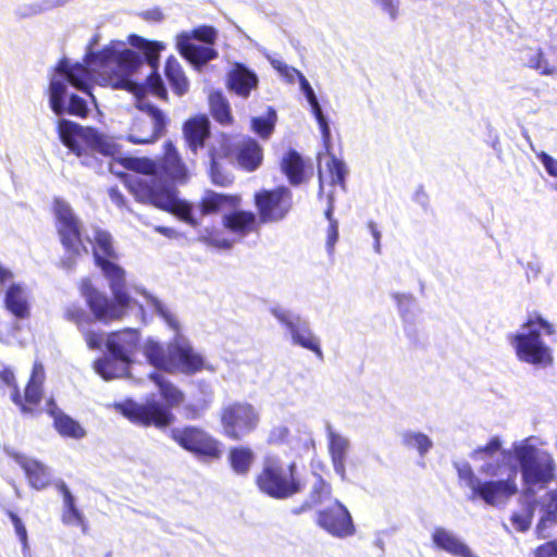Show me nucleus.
I'll return each instance as SVG.
<instances>
[{"label":"nucleus","mask_w":557,"mask_h":557,"mask_svg":"<svg viewBox=\"0 0 557 557\" xmlns=\"http://www.w3.org/2000/svg\"><path fill=\"white\" fill-rule=\"evenodd\" d=\"M92 256L104 276L109 281L113 299L98 290L86 277L79 284V290L88 308L101 323L108 324L121 320L131 306L132 297L126 290L125 272L115 262L117 252L113 246L112 235L104 230H96Z\"/></svg>","instance_id":"1"},{"label":"nucleus","mask_w":557,"mask_h":557,"mask_svg":"<svg viewBox=\"0 0 557 557\" xmlns=\"http://www.w3.org/2000/svg\"><path fill=\"white\" fill-rule=\"evenodd\" d=\"M127 190L141 203H150L158 209L176 215L186 224L197 227L199 221L193 214V206L177 197V189L157 177H127Z\"/></svg>","instance_id":"2"},{"label":"nucleus","mask_w":557,"mask_h":557,"mask_svg":"<svg viewBox=\"0 0 557 557\" xmlns=\"http://www.w3.org/2000/svg\"><path fill=\"white\" fill-rule=\"evenodd\" d=\"M258 491L273 499H287L305 488L295 460L284 461L276 454H268L253 479Z\"/></svg>","instance_id":"3"},{"label":"nucleus","mask_w":557,"mask_h":557,"mask_svg":"<svg viewBox=\"0 0 557 557\" xmlns=\"http://www.w3.org/2000/svg\"><path fill=\"white\" fill-rule=\"evenodd\" d=\"M57 133L61 143L81 158L84 165L91 164L95 153L112 158L119 153V146L95 127L61 119L57 124Z\"/></svg>","instance_id":"4"},{"label":"nucleus","mask_w":557,"mask_h":557,"mask_svg":"<svg viewBox=\"0 0 557 557\" xmlns=\"http://www.w3.org/2000/svg\"><path fill=\"white\" fill-rule=\"evenodd\" d=\"M524 333L509 335V341L515 348L517 358L525 363L547 368L553 366L554 357L552 349L541 337V331L545 335H554L555 326L545 320L540 312H529L522 324Z\"/></svg>","instance_id":"5"},{"label":"nucleus","mask_w":557,"mask_h":557,"mask_svg":"<svg viewBox=\"0 0 557 557\" xmlns=\"http://www.w3.org/2000/svg\"><path fill=\"white\" fill-rule=\"evenodd\" d=\"M45 379L44 366L40 362H35L22 394L14 372L10 368H3L0 371V388H10V398L22 414L38 417L42 412L40 405L44 398Z\"/></svg>","instance_id":"6"},{"label":"nucleus","mask_w":557,"mask_h":557,"mask_svg":"<svg viewBox=\"0 0 557 557\" xmlns=\"http://www.w3.org/2000/svg\"><path fill=\"white\" fill-rule=\"evenodd\" d=\"M113 54V48L104 47L98 52L86 53L84 63L71 64L69 60L62 59L58 62L55 71L63 75L72 87L94 99L91 83L95 78V72L104 71L109 66Z\"/></svg>","instance_id":"7"},{"label":"nucleus","mask_w":557,"mask_h":557,"mask_svg":"<svg viewBox=\"0 0 557 557\" xmlns=\"http://www.w3.org/2000/svg\"><path fill=\"white\" fill-rule=\"evenodd\" d=\"M513 453L524 484L544 486L555 479L556 463L548 451L534 445L521 444L515 446Z\"/></svg>","instance_id":"8"},{"label":"nucleus","mask_w":557,"mask_h":557,"mask_svg":"<svg viewBox=\"0 0 557 557\" xmlns=\"http://www.w3.org/2000/svg\"><path fill=\"white\" fill-rule=\"evenodd\" d=\"M219 420L222 435L230 441L239 442L257 430L260 414L248 401H232L221 407Z\"/></svg>","instance_id":"9"},{"label":"nucleus","mask_w":557,"mask_h":557,"mask_svg":"<svg viewBox=\"0 0 557 557\" xmlns=\"http://www.w3.org/2000/svg\"><path fill=\"white\" fill-rule=\"evenodd\" d=\"M53 211L57 220V231L60 242L66 252L70 255L67 260H62V264L70 268L75 263V259L86 252V247L82 237V224L74 214L72 208L62 199H55Z\"/></svg>","instance_id":"10"},{"label":"nucleus","mask_w":557,"mask_h":557,"mask_svg":"<svg viewBox=\"0 0 557 557\" xmlns=\"http://www.w3.org/2000/svg\"><path fill=\"white\" fill-rule=\"evenodd\" d=\"M136 108L147 116L132 120L126 140L134 145H150L158 141L166 132L169 120L161 109L151 103L138 102Z\"/></svg>","instance_id":"11"},{"label":"nucleus","mask_w":557,"mask_h":557,"mask_svg":"<svg viewBox=\"0 0 557 557\" xmlns=\"http://www.w3.org/2000/svg\"><path fill=\"white\" fill-rule=\"evenodd\" d=\"M170 437L183 449L206 461L222 457V443L196 425L172 429Z\"/></svg>","instance_id":"12"},{"label":"nucleus","mask_w":557,"mask_h":557,"mask_svg":"<svg viewBox=\"0 0 557 557\" xmlns=\"http://www.w3.org/2000/svg\"><path fill=\"white\" fill-rule=\"evenodd\" d=\"M116 408L132 423L145 428L154 426L163 430L175 420V416L170 408L154 398L147 399L144 403L127 399L119 404Z\"/></svg>","instance_id":"13"},{"label":"nucleus","mask_w":557,"mask_h":557,"mask_svg":"<svg viewBox=\"0 0 557 557\" xmlns=\"http://www.w3.org/2000/svg\"><path fill=\"white\" fill-rule=\"evenodd\" d=\"M253 203L261 224L277 223L290 213L294 207L293 193L283 185L271 189L262 188L255 193Z\"/></svg>","instance_id":"14"},{"label":"nucleus","mask_w":557,"mask_h":557,"mask_svg":"<svg viewBox=\"0 0 557 557\" xmlns=\"http://www.w3.org/2000/svg\"><path fill=\"white\" fill-rule=\"evenodd\" d=\"M113 57L110 59V63L115 62L117 67L125 73V75L116 76L111 75L109 77V84L114 89H123L126 90L134 96H136L138 99H141L146 94V88L144 84H139L136 82H133L128 76L133 72H135L143 63V60L140 55L132 50V49H124L121 52H116L113 49Z\"/></svg>","instance_id":"15"},{"label":"nucleus","mask_w":557,"mask_h":557,"mask_svg":"<svg viewBox=\"0 0 557 557\" xmlns=\"http://www.w3.org/2000/svg\"><path fill=\"white\" fill-rule=\"evenodd\" d=\"M315 522L322 530L337 539L349 537L356 533L349 510L337 499L318 511Z\"/></svg>","instance_id":"16"},{"label":"nucleus","mask_w":557,"mask_h":557,"mask_svg":"<svg viewBox=\"0 0 557 557\" xmlns=\"http://www.w3.org/2000/svg\"><path fill=\"white\" fill-rule=\"evenodd\" d=\"M517 472V468L513 466L506 479L482 482L476 487L475 498L482 499L490 506L506 504L518 493Z\"/></svg>","instance_id":"17"},{"label":"nucleus","mask_w":557,"mask_h":557,"mask_svg":"<svg viewBox=\"0 0 557 557\" xmlns=\"http://www.w3.org/2000/svg\"><path fill=\"white\" fill-rule=\"evenodd\" d=\"M139 344V332L134 329H123L109 333L106 347L114 361L129 364Z\"/></svg>","instance_id":"18"},{"label":"nucleus","mask_w":557,"mask_h":557,"mask_svg":"<svg viewBox=\"0 0 557 557\" xmlns=\"http://www.w3.org/2000/svg\"><path fill=\"white\" fill-rule=\"evenodd\" d=\"M66 94L65 84L61 81L51 79L49 84V103L51 110L57 115H62L64 112L81 119H86L89 113L87 102L76 94L70 96L67 107L64 106Z\"/></svg>","instance_id":"19"},{"label":"nucleus","mask_w":557,"mask_h":557,"mask_svg":"<svg viewBox=\"0 0 557 557\" xmlns=\"http://www.w3.org/2000/svg\"><path fill=\"white\" fill-rule=\"evenodd\" d=\"M173 374L181 372L187 375L196 374L203 370L205 359L188 344H172Z\"/></svg>","instance_id":"20"},{"label":"nucleus","mask_w":557,"mask_h":557,"mask_svg":"<svg viewBox=\"0 0 557 557\" xmlns=\"http://www.w3.org/2000/svg\"><path fill=\"white\" fill-rule=\"evenodd\" d=\"M210 135V121L205 114L194 115L183 124V136L193 153L205 147Z\"/></svg>","instance_id":"21"},{"label":"nucleus","mask_w":557,"mask_h":557,"mask_svg":"<svg viewBox=\"0 0 557 557\" xmlns=\"http://www.w3.org/2000/svg\"><path fill=\"white\" fill-rule=\"evenodd\" d=\"M235 157L243 170L253 172L263 162V148L256 139L246 137L236 146Z\"/></svg>","instance_id":"22"},{"label":"nucleus","mask_w":557,"mask_h":557,"mask_svg":"<svg viewBox=\"0 0 557 557\" xmlns=\"http://www.w3.org/2000/svg\"><path fill=\"white\" fill-rule=\"evenodd\" d=\"M222 223L226 230L238 236L258 232L261 224L253 212L246 210H235L225 214Z\"/></svg>","instance_id":"23"},{"label":"nucleus","mask_w":557,"mask_h":557,"mask_svg":"<svg viewBox=\"0 0 557 557\" xmlns=\"http://www.w3.org/2000/svg\"><path fill=\"white\" fill-rule=\"evenodd\" d=\"M177 49L182 57L195 65H203L218 57L215 49L193 44L187 32L178 35Z\"/></svg>","instance_id":"24"},{"label":"nucleus","mask_w":557,"mask_h":557,"mask_svg":"<svg viewBox=\"0 0 557 557\" xmlns=\"http://www.w3.org/2000/svg\"><path fill=\"white\" fill-rule=\"evenodd\" d=\"M144 355L149 364L158 370L173 374L172 344L165 347L156 341L148 339L144 346Z\"/></svg>","instance_id":"25"},{"label":"nucleus","mask_w":557,"mask_h":557,"mask_svg":"<svg viewBox=\"0 0 557 557\" xmlns=\"http://www.w3.org/2000/svg\"><path fill=\"white\" fill-rule=\"evenodd\" d=\"M228 88L240 97L247 98L258 86L257 75L240 63H235L227 79Z\"/></svg>","instance_id":"26"},{"label":"nucleus","mask_w":557,"mask_h":557,"mask_svg":"<svg viewBox=\"0 0 557 557\" xmlns=\"http://www.w3.org/2000/svg\"><path fill=\"white\" fill-rule=\"evenodd\" d=\"M14 460L24 470L25 476L32 487L44 490L50 484V473L45 465L23 455H16Z\"/></svg>","instance_id":"27"},{"label":"nucleus","mask_w":557,"mask_h":557,"mask_svg":"<svg viewBox=\"0 0 557 557\" xmlns=\"http://www.w3.org/2000/svg\"><path fill=\"white\" fill-rule=\"evenodd\" d=\"M432 541L437 548L455 557H473L471 549L444 528L434 529Z\"/></svg>","instance_id":"28"},{"label":"nucleus","mask_w":557,"mask_h":557,"mask_svg":"<svg viewBox=\"0 0 557 557\" xmlns=\"http://www.w3.org/2000/svg\"><path fill=\"white\" fill-rule=\"evenodd\" d=\"M329 438V454L331 456L332 465L335 472L343 479H346L345 461L349 448V442L338 433L330 430L327 433Z\"/></svg>","instance_id":"29"},{"label":"nucleus","mask_w":557,"mask_h":557,"mask_svg":"<svg viewBox=\"0 0 557 557\" xmlns=\"http://www.w3.org/2000/svg\"><path fill=\"white\" fill-rule=\"evenodd\" d=\"M292 71L299 78L301 89H302L308 102L310 103L312 113L319 124L323 141H324L325 146L329 147L330 141H331V131H330L327 121H326L325 116L323 115L322 109L319 104L315 94H314L312 87L310 86L309 82L307 81V78L299 71H297L295 69H292Z\"/></svg>","instance_id":"30"},{"label":"nucleus","mask_w":557,"mask_h":557,"mask_svg":"<svg viewBox=\"0 0 557 557\" xmlns=\"http://www.w3.org/2000/svg\"><path fill=\"white\" fill-rule=\"evenodd\" d=\"M161 168L164 173L173 180H182L187 176L186 165L171 140H166L163 145Z\"/></svg>","instance_id":"31"},{"label":"nucleus","mask_w":557,"mask_h":557,"mask_svg":"<svg viewBox=\"0 0 557 557\" xmlns=\"http://www.w3.org/2000/svg\"><path fill=\"white\" fill-rule=\"evenodd\" d=\"M159 389V394L163 399V406H168L172 411L173 408L178 407L185 400V394L176 385L166 380L158 372H151L148 375Z\"/></svg>","instance_id":"32"},{"label":"nucleus","mask_w":557,"mask_h":557,"mask_svg":"<svg viewBox=\"0 0 557 557\" xmlns=\"http://www.w3.org/2000/svg\"><path fill=\"white\" fill-rule=\"evenodd\" d=\"M255 453L249 446L238 445L228 449L227 461L232 471L240 476H247L255 462Z\"/></svg>","instance_id":"33"},{"label":"nucleus","mask_w":557,"mask_h":557,"mask_svg":"<svg viewBox=\"0 0 557 557\" xmlns=\"http://www.w3.org/2000/svg\"><path fill=\"white\" fill-rule=\"evenodd\" d=\"M4 306L17 319L29 317V305L24 289L18 284H12L4 297Z\"/></svg>","instance_id":"34"},{"label":"nucleus","mask_w":557,"mask_h":557,"mask_svg":"<svg viewBox=\"0 0 557 557\" xmlns=\"http://www.w3.org/2000/svg\"><path fill=\"white\" fill-rule=\"evenodd\" d=\"M226 145V148L222 151L216 149H210V177L214 185L226 187L233 183V177L225 173L221 166L219 165V160L223 158H227L231 154V147L228 143L227 136H223V145Z\"/></svg>","instance_id":"35"},{"label":"nucleus","mask_w":557,"mask_h":557,"mask_svg":"<svg viewBox=\"0 0 557 557\" xmlns=\"http://www.w3.org/2000/svg\"><path fill=\"white\" fill-rule=\"evenodd\" d=\"M282 172L293 186L305 182V162L296 150H289L281 161Z\"/></svg>","instance_id":"36"},{"label":"nucleus","mask_w":557,"mask_h":557,"mask_svg":"<svg viewBox=\"0 0 557 557\" xmlns=\"http://www.w3.org/2000/svg\"><path fill=\"white\" fill-rule=\"evenodd\" d=\"M296 320L297 323L289 330L293 343L312 351L320 360H323L319 339L306 323H299V318Z\"/></svg>","instance_id":"37"},{"label":"nucleus","mask_w":557,"mask_h":557,"mask_svg":"<svg viewBox=\"0 0 557 557\" xmlns=\"http://www.w3.org/2000/svg\"><path fill=\"white\" fill-rule=\"evenodd\" d=\"M208 101L210 114L216 123L222 126H230L234 123L230 102L222 91L211 92Z\"/></svg>","instance_id":"38"},{"label":"nucleus","mask_w":557,"mask_h":557,"mask_svg":"<svg viewBox=\"0 0 557 557\" xmlns=\"http://www.w3.org/2000/svg\"><path fill=\"white\" fill-rule=\"evenodd\" d=\"M58 490L63 496L64 509L62 511L61 520L66 525H79L86 529V523L83 513L75 505V498L70 492L64 482L58 484Z\"/></svg>","instance_id":"39"},{"label":"nucleus","mask_w":557,"mask_h":557,"mask_svg":"<svg viewBox=\"0 0 557 557\" xmlns=\"http://www.w3.org/2000/svg\"><path fill=\"white\" fill-rule=\"evenodd\" d=\"M164 74L173 92L176 96L182 97L188 91L189 82L181 64L175 58L171 57L166 60Z\"/></svg>","instance_id":"40"},{"label":"nucleus","mask_w":557,"mask_h":557,"mask_svg":"<svg viewBox=\"0 0 557 557\" xmlns=\"http://www.w3.org/2000/svg\"><path fill=\"white\" fill-rule=\"evenodd\" d=\"M240 198L236 195L218 194L212 190L206 193L199 202L202 215L218 212L224 206H238Z\"/></svg>","instance_id":"41"},{"label":"nucleus","mask_w":557,"mask_h":557,"mask_svg":"<svg viewBox=\"0 0 557 557\" xmlns=\"http://www.w3.org/2000/svg\"><path fill=\"white\" fill-rule=\"evenodd\" d=\"M557 522V488L548 491L545 494V504H544V513L541 517L536 531L540 537H547V535L543 534L546 528L555 524Z\"/></svg>","instance_id":"42"},{"label":"nucleus","mask_w":557,"mask_h":557,"mask_svg":"<svg viewBox=\"0 0 557 557\" xmlns=\"http://www.w3.org/2000/svg\"><path fill=\"white\" fill-rule=\"evenodd\" d=\"M53 426L63 437L79 440L83 438L86 434L83 426L76 420L65 413L59 416L58 419L53 421Z\"/></svg>","instance_id":"43"},{"label":"nucleus","mask_w":557,"mask_h":557,"mask_svg":"<svg viewBox=\"0 0 557 557\" xmlns=\"http://www.w3.org/2000/svg\"><path fill=\"white\" fill-rule=\"evenodd\" d=\"M131 39L132 45L143 50L147 63L153 70H157L160 59V50L163 46L158 41H149L136 35L132 36Z\"/></svg>","instance_id":"44"},{"label":"nucleus","mask_w":557,"mask_h":557,"mask_svg":"<svg viewBox=\"0 0 557 557\" xmlns=\"http://www.w3.org/2000/svg\"><path fill=\"white\" fill-rule=\"evenodd\" d=\"M91 313H94L91 311ZM66 321L74 323L79 330H84L91 325L98 319L95 314L90 315L81 305L72 304L69 305L63 313ZM99 322H101L99 320Z\"/></svg>","instance_id":"45"},{"label":"nucleus","mask_w":557,"mask_h":557,"mask_svg":"<svg viewBox=\"0 0 557 557\" xmlns=\"http://www.w3.org/2000/svg\"><path fill=\"white\" fill-rule=\"evenodd\" d=\"M403 444L409 449H417L421 456L426 454L433 445L429 436L421 432H405Z\"/></svg>","instance_id":"46"},{"label":"nucleus","mask_w":557,"mask_h":557,"mask_svg":"<svg viewBox=\"0 0 557 557\" xmlns=\"http://www.w3.org/2000/svg\"><path fill=\"white\" fill-rule=\"evenodd\" d=\"M326 170L330 176V184L332 186H341L342 188H345V180L347 175L345 163L334 154H331L330 160L326 162Z\"/></svg>","instance_id":"47"},{"label":"nucleus","mask_w":557,"mask_h":557,"mask_svg":"<svg viewBox=\"0 0 557 557\" xmlns=\"http://www.w3.org/2000/svg\"><path fill=\"white\" fill-rule=\"evenodd\" d=\"M455 468L457 470L458 479L462 481L468 487L471 488L472 498H475L476 487L480 486L482 482L475 476L474 471L469 462H459L455 463Z\"/></svg>","instance_id":"48"},{"label":"nucleus","mask_w":557,"mask_h":557,"mask_svg":"<svg viewBox=\"0 0 557 557\" xmlns=\"http://www.w3.org/2000/svg\"><path fill=\"white\" fill-rule=\"evenodd\" d=\"M530 69L537 71L541 75L549 76L556 73V67L545 59L542 49H537L529 59L528 64Z\"/></svg>","instance_id":"49"},{"label":"nucleus","mask_w":557,"mask_h":557,"mask_svg":"<svg viewBox=\"0 0 557 557\" xmlns=\"http://www.w3.org/2000/svg\"><path fill=\"white\" fill-rule=\"evenodd\" d=\"M270 117L256 116L251 120L252 131L262 139H268L274 131L275 113L271 111Z\"/></svg>","instance_id":"50"},{"label":"nucleus","mask_w":557,"mask_h":557,"mask_svg":"<svg viewBox=\"0 0 557 557\" xmlns=\"http://www.w3.org/2000/svg\"><path fill=\"white\" fill-rule=\"evenodd\" d=\"M332 496V486L321 475H317L310 491V500L312 504L318 505Z\"/></svg>","instance_id":"51"},{"label":"nucleus","mask_w":557,"mask_h":557,"mask_svg":"<svg viewBox=\"0 0 557 557\" xmlns=\"http://www.w3.org/2000/svg\"><path fill=\"white\" fill-rule=\"evenodd\" d=\"M189 36L191 39H196L207 45H214L218 38V32L213 26L210 25H200L194 28Z\"/></svg>","instance_id":"52"},{"label":"nucleus","mask_w":557,"mask_h":557,"mask_svg":"<svg viewBox=\"0 0 557 557\" xmlns=\"http://www.w3.org/2000/svg\"><path fill=\"white\" fill-rule=\"evenodd\" d=\"M146 82V90L148 89L152 95L162 100H168V91L161 76L157 73V70H153V72L147 77Z\"/></svg>","instance_id":"53"},{"label":"nucleus","mask_w":557,"mask_h":557,"mask_svg":"<svg viewBox=\"0 0 557 557\" xmlns=\"http://www.w3.org/2000/svg\"><path fill=\"white\" fill-rule=\"evenodd\" d=\"M510 521L518 532H525L530 529L532 522V512L529 513H520L513 512L510 517Z\"/></svg>","instance_id":"54"},{"label":"nucleus","mask_w":557,"mask_h":557,"mask_svg":"<svg viewBox=\"0 0 557 557\" xmlns=\"http://www.w3.org/2000/svg\"><path fill=\"white\" fill-rule=\"evenodd\" d=\"M7 516L11 520L12 524L14 525L16 535L21 543L26 546L27 545V531L25 525L23 524L21 518L13 511L7 510Z\"/></svg>","instance_id":"55"},{"label":"nucleus","mask_w":557,"mask_h":557,"mask_svg":"<svg viewBox=\"0 0 557 557\" xmlns=\"http://www.w3.org/2000/svg\"><path fill=\"white\" fill-rule=\"evenodd\" d=\"M7 516L11 520L12 524L14 525L16 535L21 543L26 546L27 545V531L25 525L23 524L21 518L13 511L7 510Z\"/></svg>","instance_id":"56"},{"label":"nucleus","mask_w":557,"mask_h":557,"mask_svg":"<svg viewBox=\"0 0 557 557\" xmlns=\"http://www.w3.org/2000/svg\"><path fill=\"white\" fill-rule=\"evenodd\" d=\"M84 335V339L90 349H100L103 343V333L84 329L81 330Z\"/></svg>","instance_id":"57"},{"label":"nucleus","mask_w":557,"mask_h":557,"mask_svg":"<svg viewBox=\"0 0 557 557\" xmlns=\"http://www.w3.org/2000/svg\"><path fill=\"white\" fill-rule=\"evenodd\" d=\"M289 430L286 426H276L271 430L268 438L270 445H281L287 442Z\"/></svg>","instance_id":"58"},{"label":"nucleus","mask_w":557,"mask_h":557,"mask_svg":"<svg viewBox=\"0 0 557 557\" xmlns=\"http://www.w3.org/2000/svg\"><path fill=\"white\" fill-rule=\"evenodd\" d=\"M502 447V443L498 437H492L484 446L475 448L472 456L484 454L486 456H494Z\"/></svg>","instance_id":"59"},{"label":"nucleus","mask_w":557,"mask_h":557,"mask_svg":"<svg viewBox=\"0 0 557 557\" xmlns=\"http://www.w3.org/2000/svg\"><path fill=\"white\" fill-rule=\"evenodd\" d=\"M97 371L107 380L114 377V364L110 358L99 359L96 363Z\"/></svg>","instance_id":"60"},{"label":"nucleus","mask_w":557,"mask_h":557,"mask_svg":"<svg viewBox=\"0 0 557 557\" xmlns=\"http://www.w3.org/2000/svg\"><path fill=\"white\" fill-rule=\"evenodd\" d=\"M156 311L157 313L168 323V325L173 329L174 331H178L180 325L174 317L173 313H171L162 304L156 302Z\"/></svg>","instance_id":"61"},{"label":"nucleus","mask_w":557,"mask_h":557,"mask_svg":"<svg viewBox=\"0 0 557 557\" xmlns=\"http://www.w3.org/2000/svg\"><path fill=\"white\" fill-rule=\"evenodd\" d=\"M534 557H557V541H548L536 547Z\"/></svg>","instance_id":"62"},{"label":"nucleus","mask_w":557,"mask_h":557,"mask_svg":"<svg viewBox=\"0 0 557 557\" xmlns=\"http://www.w3.org/2000/svg\"><path fill=\"white\" fill-rule=\"evenodd\" d=\"M539 159L542 162L543 166L545 168L546 172L550 176L557 177V159H554L546 152H541L539 154Z\"/></svg>","instance_id":"63"},{"label":"nucleus","mask_w":557,"mask_h":557,"mask_svg":"<svg viewBox=\"0 0 557 557\" xmlns=\"http://www.w3.org/2000/svg\"><path fill=\"white\" fill-rule=\"evenodd\" d=\"M337 239H338V224H337V221H332V223H329L327 237H326V247L330 252L333 251Z\"/></svg>","instance_id":"64"}]
</instances>
